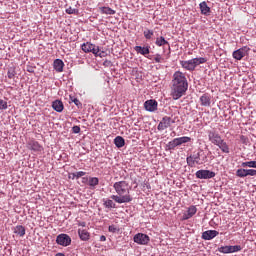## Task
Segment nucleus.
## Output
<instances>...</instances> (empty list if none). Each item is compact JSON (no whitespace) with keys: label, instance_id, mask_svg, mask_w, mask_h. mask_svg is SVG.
<instances>
[{"label":"nucleus","instance_id":"41","mask_svg":"<svg viewBox=\"0 0 256 256\" xmlns=\"http://www.w3.org/2000/svg\"><path fill=\"white\" fill-rule=\"evenodd\" d=\"M100 241H107V237L105 235L100 236Z\"/></svg>","mask_w":256,"mask_h":256},{"label":"nucleus","instance_id":"38","mask_svg":"<svg viewBox=\"0 0 256 256\" xmlns=\"http://www.w3.org/2000/svg\"><path fill=\"white\" fill-rule=\"evenodd\" d=\"M72 103H74L77 107H80L81 105V101H79V99L77 98H73V97H70Z\"/></svg>","mask_w":256,"mask_h":256},{"label":"nucleus","instance_id":"6","mask_svg":"<svg viewBox=\"0 0 256 256\" xmlns=\"http://www.w3.org/2000/svg\"><path fill=\"white\" fill-rule=\"evenodd\" d=\"M81 49L82 51H84V53H93L95 57H97L99 53V46H95V44H92L90 42L83 43L81 45Z\"/></svg>","mask_w":256,"mask_h":256},{"label":"nucleus","instance_id":"8","mask_svg":"<svg viewBox=\"0 0 256 256\" xmlns=\"http://www.w3.org/2000/svg\"><path fill=\"white\" fill-rule=\"evenodd\" d=\"M185 142H191V137H175L174 140L168 142V148H177V145H183Z\"/></svg>","mask_w":256,"mask_h":256},{"label":"nucleus","instance_id":"30","mask_svg":"<svg viewBox=\"0 0 256 256\" xmlns=\"http://www.w3.org/2000/svg\"><path fill=\"white\" fill-rule=\"evenodd\" d=\"M15 75H17L15 67H10L7 72L8 79H15Z\"/></svg>","mask_w":256,"mask_h":256},{"label":"nucleus","instance_id":"2","mask_svg":"<svg viewBox=\"0 0 256 256\" xmlns=\"http://www.w3.org/2000/svg\"><path fill=\"white\" fill-rule=\"evenodd\" d=\"M172 83L173 85L171 95L173 99H180L184 94H186V91L189 87L186 74L183 72H175L173 74Z\"/></svg>","mask_w":256,"mask_h":256},{"label":"nucleus","instance_id":"10","mask_svg":"<svg viewBox=\"0 0 256 256\" xmlns=\"http://www.w3.org/2000/svg\"><path fill=\"white\" fill-rule=\"evenodd\" d=\"M236 176H256V171L242 165V168H238L236 171Z\"/></svg>","mask_w":256,"mask_h":256},{"label":"nucleus","instance_id":"26","mask_svg":"<svg viewBox=\"0 0 256 256\" xmlns=\"http://www.w3.org/2000/svg\"><path fill=\"white\" fill-rule=\"evenodd\" d=\"M100 11L102 15H115V10L109 8V7H100Z\"/></svg>","mask_w":256,"mask_h":256},{"label":"nucleus","instance_id":"1","mask_svg":"<svg viewBox=\"0 0 256 256\" xmlns=\"http://www.w3.org/2000/svg\"><path fill=\"white\" fill-rule=\"evenodd\" d=\"M113 189L116 193L110 196V199H113L115 203L122 205L123 203H131L133 197L131 196V186L129 182L122 180L115 182L113 184Z\"/></svg>","mask_w":256,"mask_h":256},{"label":"nucleus","instance_id":"4","mask_svg":"<svg viewBox=\"0 0 256 256\" xmlns=\"http://www.w3.org/2000/svg\"><path fill=\"white\" fill-rule=\"evenodd\" d=\"M207 63V57H192L191 60H180L182 68H186L187 71H195L197 65Z\"/></svg>","mask_w":256,"mask_h":256},{"label":"nucleus","instance_id":"34","mask_svg":"<svg viewBox=\"0 0 256 256\" xmlns=\"http://www.w3.org/2000/svg\"><path fill=\"white\" fill-rule=\"evenodd\" d=\"M161 45H163V48H166L167 51H170V43L165 40V37H161Z\"/></svg>","mask_w":256,"mask_h":256},{"label":"nucleus","instance_id":"21","mask_svg":"<svg viewBox=\"0 0 256 256\" xmlns=\"http://www.w3.org/2000/svg\"><path fill=\"white\" fill-rule=\"evenodd\" d=\"M103 206L105 207V209H117V205L115 204V202H113V199H104L103 200Z\"/></svg>","mask_w":256,"mask_h":256},{"label":"nucleus","instance_id":"46","mask_svg":"<svg viewBox=\"0 0 256 256\" xmlns=\"http://www.w3.org/2000/svg\"><path fill=\"white\" fill-rule=\"evenodd\" d=\"M158 130H161V123L158 124Z\"/></svg>","mask_w":256,"mask_h":256},{"label":"nucleus","instance_id":"43","mask_svg":"<svg viewBox=\"0 0 256 256\" xmlns=\"http://www.w3.org/2000/svg\"><path fill=\"white\" fill-rule=\"evenodd\" d=\"M86 225H87V224H86L85 222H80V223H79V227H86Z\"/></svg>","mask_w":256,"mask_h":256},{"label":"nucleus","instance_id":"36","mask_svg":"<svg viewBox=\"0 0 256 256\" xmlns=\"http://www.w3.org/2000/svg\"><path fill=\"white\" fill-rule=\"evenodd\" d=\"M108 231L110 233H117V231H119V229L115 225H111L108 227Z\"/></svg>","mask_w":256,"mask_h":256},{"label":"nucleus","instance_id":"22","mask_svg":"<svg viewBox=\"0 0 256 256\" xmlns=\"http://www.w3.org/2000/svg\"><path fill=\"white\" fill-rule=\"evenodd\" d=\"M200 10L202 14H210L211 8L210 6H208V3L206 2V0H202V3H200Z\"/></svg>","mask_w":256,"mask_h":256},{"label":"nucleus","instance_id":"7","mask_svg":"<svg viewBox=\"0 0 256 256\" xmlns=\"http://www.w3.org/2000/svg\"><path fill=\"white\" fill-rule=\"evenodd\" d=\"M218 250L219 253H238L242 250V245H221Z\"/></svg>","mask_w":256,"mask_h":256},{"label":"nucleus","instance_id":"18","mask_svg":"<svg viewBox=\"0 0 256 256\" xmlns=\"http://www.w3.org/2000/svg\"><path fill=\"white\" fill-rule=\"evenodd\" d=\"M78 235L81 239V241H89V239L91 238V234L89 233V231H87V229H78Z\"/></svg>","mask_w":256,"mask_h":256},{"label":"nucleus","instance_id":"31","mask_svg":"<svg viewBox=\"0 0 256 256\" xmlns=\"http://www.w3.org/2000/svg\"><path fill=\"white\" fill-rule=\"evenodd\" d=\"M242 165L249 166V168L254 169L256 171V160H250L247 162H242Z\"/></svg>","mask_w":256,"mask_h":256},{"label":"nucleus","instance_id":"13","mask_svg":"<svg viewBox=\"0 0 256 256\" xmlns=\"http://www.w3.org/2000/svg\"><path fill=\"white\" fill-rule=\"evenodd\" d=\"M249 49L247 46H243L241 49H236L235 52H233V57L235 60H242L243 57H246V54H248Z\"/></svg>","mask_w":256,"mask_h":256},{"label":"nucleus","instance_id":"40","mask_svg":"<svg viewBox=\"0 0 256 256\" xmlns=\"http://www.w3.org/2000/svg\"><path fill=\"white\" fill-rule=\"evenodd\" d=\"M105 52L104 51H100L99 50V52H98V54H97V57H105Z\"/></svg>","mask_w":256,"mask_h":256},{"label":"nucleus","instance_id":"19","mask_svg":"<svg viewBox=\"0 0 256 256\" xmlns=\"http://www.w3.org/2000/svg\"><path fill=\"white\" fill-rule=\"evenodd\" d=\"M215 236H219V231H203L202 239H215Z\"/></svg>","mask_w":256,"mask_h":256},{"label":"nucleus","instance_id":"37","mask_svg":"<svg viewBox=\"0 0 256 256\" xmlns=\"http://www.w3.org/2000/svg\"><path fill=\"white\" fill-rule=\"evenodd\" d=\"M1 109H7V101L0 99V111Z\"/></svg>","mask_w":256,"mask_h":256},{"label":"nucleus","instance_id":"44","mask_svg":"<svg viewBox=\"0 0 256 256\" xmlns=\"http://www.w3.org/2000/svg\"><path fill=\"white\" fill-rule=\"evenodd\" d=\"M156 43H157L158 47H161V41L159 39L156 41Z\"/></svg>","mask_w":256,"mask_h":256},{"label":"nucleus","instance_id":"29","mask_svg":"<svg viewBox=\"0 0 256 256\" xmlns=\"http://www.w3.org/2000/svg\"><path fill=\"white\" fill-rule=\"evenodd\" d=\"M88 185L90 187H97L99 185V178L97 177H90L88 180Z\"/></svg>","mask_w":256,"mask_h":256},{"label":"nucleus","instance_id":"23","mask_svg":"<svg viewBox=\"0 0 256 256\" xmlns=\"http://www.w3.org/2000/svg\"><path fill=\"white\" fill-rule=\"evenodd\" d=\"M201 105H211V94H202L200 97Z\"/></svg>","mask_w":256,"mask_h":256},{"label":"nucleus","instance_id":"25","mask_svg":"<svg viewBox=\"0 0 256 256\" xmlns=\"http://www.w3.org/2000/svg\"><path fill=\"white\" fill-rule=\"evenodd\" d=\"M114 145H116V147H118V149H121V147H125V139L121 136H117L114 139Z\"/></svg>","mask_w":256,"mask_h":256},{"label":"nucleus","instance_id":"11","mask_svg":"<svg viewBox=\"0 0 256 256\" xmlns=\"http://www.w3.org/2000/svg\"><path fill=\"white\" fill-rule=\"evenodd\" d=\"M196 176L198 179H212L216 174L215 171L204 170V168H201V170L196 171Z\"/></svg>","mask_w":256,"mask_h":256},{"label":"nucleus","instance_id":"39","mask_svg":"<svg viewBox=\"0 0 256 256\" xmlns=\"http://www.w3.org/2000/svg\"><path fill=\"white\" fill-rule=\"evenodd\" d=\"M72 133H75V134L81 133V127H79V126H73V127H72Z\"/></svg>","mask_w":256,"mask_h":256},{"label":"nucleus","instance_id":"42","mask_svg":"<svg viewBox=\"0 0 256 256\" xmlns=\"http://www.w3.org/2000/svg\"><path fill=\"white\" fill-rule=\"evenodd\" d=\"M104 65H106V66L111 65V61H109V60L104 61Z\"/></svg>","mask_w":256,"mask_h":256},{"label":"nucleus","instance_id":"3","mask_svg":"<svg viewBox=\"0 0 256 256\" xmlns=\"http://www.w3.org/2000/svg\"><path fill=\"white\" fill-rule=\"evenodd\" d=\"M208 139L210 142H213V145H218V148H220L223 153H230L228 142L223 140L221 134H219V131H216L215 128L208 131Z\"/></svg>","mask_w":256,"mask_h":256},{"label":"nucleus","instance_id":"16","mask_svg":"<svg viewBox=\"0 0 256 256\" xmlns=\"http://www.w3.org/2000/svg\"><path fill=\"white\" fill-rule=\"evenodd\" d=\"M195 213H197L196 205H190L186 213L183 214V219H191L192 216H195Z\"/></svg>","mask_w":256,"mask_h":256},{"label":"nucleus","instance_id":"45","mask_svg":"<svg viewBox=\"0 0 256 256\" xmlns=\"http://www.w3.org/2000/svg\"><path fill=\"white\" fill-rule=\"evenodd\" d=\"M56 256H65L63 253H57Z\"/></svg>","mask_w":256,"mask_h":256},{"label":"nucleus","instance_id":"14","mask_svg":"<svg viewBox=\"0 0 256 256\" xmlns=\"http://www.w3.org/2000/svg\"><path fill=\"white\" fill-rule=\"evenodd\" d=\"M27 147L28 149H30L31 151H35L36 153H41V151H43V146H41V144H39V142L35 140H30L27 143Z\"/></svg>","mask_w":256,"mask_h":256},{"label":"nucleus","instance_id":"28","mask_svg":"<svg viewBox=\"0 0 256 256\" xmlns=\"http://www.w3.org/2000/svg\"><path fill=\"white\" fill-rule=\"evenodd\" d=\"M171 122H173L171 117H163L161 126L162 128H169V125H171Z\"/></svg>","mask_w":256,"mask_h":256},{"label":"nucleus","instance_id":"24","mask_svg":"<svg viewBox=\"0 0 256 256\" xmlns=\"http://www.w3.org/2000/svg\"><path fill=\"white\" fill-rule=\"evenodd\" d=\"M25 227L23 225H17L14 227L15 235H19V237H25Z\"/></svg>","mask_w":256,"mask_h":256},{"label":"nucleus","instance_id":"32","mask_svg":"<svg viewBox=\"0 0 256 256\" xmlns=\"http://www.w3.org/2000/svg\"><path fill=\"white\" fill-rule=\"evenodd\" d=\"M85 175H87V172H83V171L72 173V177L74 179H80V177H85Z\"/></svg>","mask_w":256,"mask_h":256},{"label":"nucleus","instance_id":"5","mask_svg":"<svg viewBox=\"0 0 256 256\" xmlns=\"http://www.w3.org/2000/svg\"><path fill=\"white\" fill-rule=\"evenodd\" d=\"M187 163L190 165V168H195L196 165H202L201 152L198 151L196 154H190V157H187Z\"/></svg>","mask_w":256,"mask_h":256},{"label":"nucleus","instance_id":"9","mask_svg":"<svg viewBox=\"0 0 256 256\" xmlns=\"http://www.w3.org/2000/svg\"><path fill=\"white\" fill-rule=\"evenodd\" d=\"M56 243L62 247H69V245H71V236L60 234L56 237Z\"/></svg>","mask_w":256,"mask_h":256},{"label":"nucleus","instance_id":"33","mask_svg":"<svg viewBox=\"0 0 256 256\" xmlns=\"http://www.w3.org/2000/svg\"><path fill=\"white\" fill-rule=\"evenodd\" d=\"M66 13L68 15H78L79 14V10L75 9V8H72V7H68L66 9Z\"/></svg>","mask_w":256,"mask_h":256},{"label":"nucleus","instance_id":"12","mask_svg":"<svg viewBox=\"0 0 256 256\" xmlns=\"http://www.w3.org/2000/svg\"><path fill=\"white\" fill-rule=\"evenodd\" d=\"M134 243L138 245H147L150 241L149 236L143 233H138L133 238Z\"/></svg>","mask_w":256,"mask_h":256},{"label":"nucleus","instance_id":"15","mask_svg":"<svg viewBox=\"0 0 256 256\" xmlns=\"http://www.w3.org/2000/svg\"><path fill=\"white\" fill-rule=\"evenodd\" d=\"M144 109H146V111H150V112L157 111V101L147 100L144 103Z\"/></svg>","mask_w":256,"mask_h":256},{"label":"nucleus","instance_id":"20","mask_svg":"<svg viewBox=\"0 0 256 256\" xmlns=\"http://www.w3.org/2000/svg\"><path fill=\"white\" fill-rule=\"evenodd\" d=\"M52 107L54 111H57V113L63 112V109L65 108L63 106V102L61 100H56L52 103Z\"/></svg>","mask_w":256,"mask_h":256},{"label":"nucleus","instance_id":"17","mask_svg":"<svg viewBox=\"0 0 256 256\" xmlns=\"http://www.w3.org/2000/svg\"><path fill=\"white\" fill-rule=\"evenodd\" d=\"M53 67L57 73H63V67H65V63L61 59L54 60Z\"/></svg>","mask_w":256,"mask_h":256},{"label":"nucleus","instance_id":"27","mask_svg":"<svg viewBox=\"0 0 256 256\" xmlns=\"http://www.w3.org/2000/svg\"><path fill=\"white\" fill-rule=\"evenodd\" d=\"M135 51L140 53V55H149V48L147 47H141V46H136Z\"/></svg>","mask_w":256,"mask_h":256},{"label":"nucleus","instance_id":"35","mask_svg":"<svg viewBox=\"0 0 256 256\" xmlns=\"http://www.w3.org/2000/svg\"><path fill=\"white\" fill-rule=\"evenodd\" d=\"M144 37H145L146 39H151V37H153V31H151V30H145V31H144Z\"/></svg>","mask_w":256,"mask_h":256}]
</instances>
